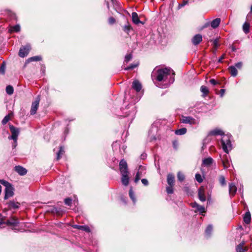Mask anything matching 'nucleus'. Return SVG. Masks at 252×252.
Returning a JSON list of instances; mask_svg holds the SVG:
<instances>
[{"label":"nucleus","instance_id":"nucleus-1","mask_svg":"<svg viewBox=\"0 0 252 252\" xmlns=\"http://www.w3.org/2000/svg\"><path fill=\"white\" fill-rule=\"evenodd\" d=\"M153 80H156L160 84L158 86L161 88H167L174 81L171 75V69L169 68L158 69L152 75Z\"/></svg>","mask_w":252,"mask_h":252},{"label":"nucleus","instance_id":"nucleus-2","mask_svg":"<svg viewBox=\"0 0 252 252\" xmlns=\"http://www.w3.org/2000/svg\"><path fill=\"white\" fill-rule=\"evenodd\" d=\"M221 143L223 150L226 153H228L229 151L232 149L230 136L228 135H223L221 138Z\"/></svg>","mask_w":252,"mask_h":252},{"label":"nucleus","instance_id":"nucleus-3","mask_svg":"<svg viewBox=\"0 0 252 252\" xmlns=\"http://www.w3.org/2000/svg\"><path fill=\"white\" fill-rule=\"evenodd\" d=\"M181 122L184 124H188L190 125H195L199 124V121L198 119H195L190 116H184L182 117Z\"/></svg>","mask_w":252,"mask_h":252},{"label":"nucleus","instance_id":"nucleus-4","mask_svg":"<svg viewBox=\"0 0 252 252\" xmlns=\"http://www.w3.org/2000/svg\"><path fill=\"white\" fill-rule=\"evenodd\" d=\"M9 129L12 135L8 137L9 139H12L14 141L17 140V137L19 134V130L12 125L9 126Z\"/></svg>","mask_w":252,"mask_h":252},{"label":"nucleus","instance_id":"nucleus-5","mask_svg":"<svg viewBox=\"0 0 252 252\" xmlns=\"http://www.w3.org/2000/svg\"><path fill=\"white\" fill-rule=\"evenodd\" d=\"M39 101L40 97L39 96H38L36 100L32 102V104L31 109L30 111L31 115H33L36 113V111L39 106Z\"/></svg>","mask_w":252,"mask_h":252},{"label":"nucleus","instance_id":"nucleus-6","mask_svg":"<svg viewBox=\"0 0 252 252\" xmlns=\"http://www.w3.org/2000/svg\"><path fill=\"white\" fill-rule=\"evenodd\" d=\"M30 49L31 47L29 45H27L25 46H23V47L21 48L19 50V56L22 58H24L27 56Z\"/></svg>","mask_w":252,"mask_h":252},{"label":"nucleus","instance_id":"nucleus-7","mask_svg":"<svg viewBox=\"0 0 252 252\" xmlns=\"http://www.w3.org/2000/svg\"><path fill=\"white\" fill-rule=\"evenodd\" d=\"M19 222L18 220L15 218H12L9 220H7L6 222H4L2 220H0V225L2 224H6L10 226H16L18 224Z\"/></svg>","mask_w":252,"mask_h":252},{"label":"nucleus","instance_id":"nucleus-8","mask_svg":"<svg viewBox=\"0 0 252 252\" xmlns=\"http://www.w3.org/2000/svg\"><path fill=\"white\" fill-rule=\"evenodd\" d=\"M120 170L121 173L128 172L127 165L126 160L122 159L120 162Z\"/></svg>","mask_w":252,"mask_h":252},{"label":"nucleus","instance_id":"nucleus-9","mask_svg":"<svg viewBox=\"0 0 252 252\" xmlns=\"http://www.w3.org/2000/svg\"><path fill=\"white\" fill-rule=\"evenodd\" d=\"M13 188L11 185L9 186H6V188L5 189V196L4 199H7L9 197L12 196L13 194Z\"/></svg>","mask_w":252,"mask_h":252},{"label":"nucleus","instance_id":"nucleus-10","mask_svg":"<svg viewBox=\"0 0 252 252\" xmlns=\"http://www.w3.org/2000/svg\"><path fill=\"white\" fill-rule=\"evenodd\" d=\"M121 174H122L121 180H122V184L124 186H127L129 183V177L128 176V172L122 173Z\"/></svg>","mask_w":252,"mask_h":252},{"label":"nucleus","instance_id":"nucleus-11","mask_svg":"<svg viewBox=\"0 0 252 252\" xmlns=\"http://www.w3.org/2000/svg\"><path fill=\"white\" fill-rule=\"evenodd\" d=\"M245 244V242L243 241L237 245L236 248V252H247L248 250V248L244 247Z\"/></svg>","mask_w":252,"mask_h":252},{"label":"nucleus","instance_id":"nucleus-12","mask_svg":"<svg viewBox=\"0 0 252 252\" xmlns=\"http://www.w3.org/2000/svg\"><path fill=\"white\" fill-rule=\"evenodd\" d=\"M202 40V36L200 34L195 35L191 39L192 44L197 45Z\"/></svg>","mask_w":252,"mask_h":252},{"label":"nucleus","instance_id":"nucleus-13","mask_svg":"<svg viewBox=\"0 0 252 252\" xmlns=\"http://www.w3.org/2000/svg\"><path fill=\"white\" fill-rule=\"evenodd\" d=\"M213 159L211 157L205 158L202 160V165L205 167H209L213 163Z\"/></svg>","mask_w":252,"mask_h":252},{"label":"nucleus","instance_id":"nucleus-14","mask_svg":"<svg viewBox=\"0 0 252 252\" xmlns=\"http://www.w3.org/2000/svg\"><path fill=\"white\" fill-rule=\"evenodd\" d=\"M237 191V188L235 184L233 183H231L229 184V194L231 196H233L235 195Z\"/></svg>","mask_w":252,"mask_h":252},{"label":"nucleus","instance_id":"nucleus-15","mask_svg":"<svg viewBox=\"0 0 252 252\" xmlns=\"http://www.w3.org/2000/svg\"><path fill=\"white\" fill-rule=\"evenodd\" d=\"M14 168L16 172L20 175H24L27 172L26 169L21 166H16Z\"/></svg>","mask_w":252,"mask_h":252},{"label":"nucleus","instance_id":"nucleus-16","mask_svg":"<svg viewBox=\"0 0 252 252\" xmlns=\"http://www.w3.org/2000/svg\"><path fill=\"white\" fill-rule=\"evenodd\" d=\"M198 195L199 199L202 202H204L206 200V197L204 194V189L201 187L198 189Z\"/></svg>","mask_w":252,"mask_h":252},{"label":"nucleus","instance_id":"nucleus-17","mask_svg":"<svg viewBox=\"0 0 252 252\" xmlns=\"http://www.w3.org/2000/svg\"><path fill=\"white\" fill-rule=\"evenodd\" d=\"M167 181L170 186H174L175 184V177L173 174L170 173L167 175Z\"/></svg>","mask_w":252,"mask_h":252},{"label":"nucleus","instance_id":"nucleus-18","mask_svg":"<svg viewBox=\"0 0 252 252\" xmlns=\"http://www.w3.org/2000/svg\"><path fill=\"white\" fill-rule=\"evenodd\" d=\"M132 87L136 92H138L141 90L142 86L138 81L134 80L132 83Z\"/></svg>","mask_w":252,"mask_h":252},{"label":"nucleus","instance_id":"nucleus-19","mask_svg":"<svg viewBox=\"0 0 252 252\" xmlns=\"http://www.w3.org/2000/svg\"><path fill=\"white\" fill-rule=\"evenodd\" d=\"M132 21L133 23L136 25L142 23L139 19L137 13L135 12L132 13Z\"/></svg>","mask_w":252,"mask_h":252},{"label":"nucleus","instance_id":"nucleus-20","mask_svg":"<svg viewBox=\"0 0 252 252\" xmlns=\"http://www.w3.org/2000/svg\"><path fill=\"white\" fill-rule=\"evenodd\" d=\"M191 206L193 208H195L197 211L200 213L205 212V208L203 206L198 205L197 203L194 202L191 203Z\"/></svg>","mask_w":252,"mask_h":252},{"label":"nucleus","instance_id":"nucleus-21","mask_svg":"<svg viewBox=\"0 0 252 252\" xmlns=\"http://www.w3.org/2000/svg\"><path fill=\"white\" fill-rule=\"evenodd\" d=\"M73 227L74 228H77L78 229L83 230V231L87 232H90V228L87 225H73Z\"/></svg>","mask_w":252,"mask_h":252},{"label":"nucleus","instance_id":"nucleus-22","mask_svg":"<svg viewBox=\"0 0 252 252\" xmlns=\"http://www.w3.org/2000/svg\"><path fill=\"white\" fill-rule=\"evenodd\" d=\"M220 21H221L220 19L219 18H217L213 20L210 23V25H211V27L213 28V29H216L219 26V25L220 24Z\"/></svg>","mask_w":252,"mask_h":252},{"label":"nucleus","instance_id":"nucleus-23","mask_svg":"<svg viewBox=\"0 0 252 252\" xmlns=\"http://www.w3.org/2000/svg\"><path fill=\"white\" fill-rule=\"evenodd\" d=\"M228 70L231 75V76L233 77H235L237 76L238 74V71L235 66H230L228 67Z\"/></svg>","mask_w":252,"mask_h":252},{"label":"nucleus","instance_id":"nucleus-24","mask_svg":"<svg viewBox=\"0 0 252 252\" xmlns=\"http://www.w3.org/2000/svg\"><path fill=\"white\" fill-rule=\"evenodd\" d=\"M251 214L249 212H247L245 213V215L244 217V221L246 224H249L251 222Z\"/></svg>","mask_w":252,"mask_h":252},{"label":"nucleus","instance_id":"nucleus-25","mask_svg":"<svg viewBox=\"0 0 252 252\" xmlns=\"http://www.w3.org/2000/svg\"><path fill=\"white\" fill-rule=\"evenodd\" d=\"M209 134L210 135H223V132L220 129H215V130L211 131L209 132Z\"/></svg>","mask_w":252,"mask_h":252},{"label":"nucleus","instance_id":"nucleus-26","mask_svg":"<svg viewBox=\"0 0 252 252\" xmlns=\"http://www.w3.org/2000/svg\"><path fill=\"white\" fill-rule=\"evenodd\" d=\"M41 59L42 58L40 56H34V57H31V58H29L27 60L26 63H28L34 62V61H39L41 60Z\"/></svg>","mask_w":252,"mask_h":252},{"label":"nucleus","instance_id":"nucleus-27","mask_svg":"<svg viewBox=\"0 0 252 252\" xmlns=\"http://www.w3.org/2000/svg\"><path fill=\"white\" fill-rule=\"evenodd\" d=\"M187 128L183 127L175 131V133L177 135H182L185 134L187 132Z\"/></svg>","mask_w":252,"mask_h":252},{"label":"nucleus","instance_id":"nucleus-28","mask_svg":"<svg viewBox=\"0 0 252 252\" xmlns=\"http://www.w3.org/2000/svg\"><path fill=\"white\" fill-rule=\"evenodd\" d=\"M250 25L248 22H245L243 26V30L245 33H248L250 32Z\"/></svg>","mask_w":252,"mask_h":252},{"label":"nucleus","instance_id":"nucleus-29","mask_svg":"<svg viewBox=\"0 0 252 252\" xmlns=\"http://www.w3.org/2000/svg\"><path fill=\"white\" fill-rule=\"evenodd\" d=\"M226 157V158H227V156H225ZM222 163L223 165V167L224 169L227 168L229 166V161L228 159H225L224 157L222 159Z\"/></svg>","mask_w":252,"mask_h":252},{"label":"nucleus","instance_id":"nucleus-30","mask_svg":"<svg viewBox=\"0 0 252 252\" xmlns=\"http://www.w3.org/2000/svg\"><path fill=\"white\" fill-rule=\"evenodd\" d=\"M20 31V26L19 25H16L10 27V32H18Z\"/></svg>","mask_w":252,"mask_h":252},{"label":"nucleus","instance_id":"nucleus-31","mask_svg":"<svg viewBox=\"0 0 252 252\" xmlns=\"http://www.w3.org/2000/svg\"><path fill=\"white\" fill-rule=\"evenodd\" d=\"M13 115L12 113H9L8 115L5 116L3 120H2V124L3 125H5L10 120V117Z\"/></svg>","mask_w":252,"mask_h":252},{"label":"nucleus","instance_id":"nucleus-32","mask_svg":"<svg viewBox=\"0 0 252 252\" xmlns=\"http://www.w3.org/2000/svg\"><path fill=\"white\" fill-rule=\"evenodd\" d=\"M213 230V227L212 225H208L205 230V234L207 236H209Z\"/></svg>","mask_w":252,"mask_h":252},{"label":"nucleus","instance_id":"nucleus-33","mask_svg":"<svg viewBox=\"0 0 252 252\" xmlns=\"http://www.w3.org/2000/svg\"><path fill=\"white\" fill-rule=\"evenodd\" d=\"M200 91L203 94V96H206L209 93L208 88L205 86L201 87Z\"/></svg>","mask_w":252,"mask_h":252},{"label":"nucleus","instance_id":"nucleus-34","mask_svg":"<svg viewBox=\"0 0 252 252\" xmlns=\"http://www.w3.org/2000/svg\"><path fill=\"white\" fill-rule=\"evenodd\" d=\"M13 88L10 85L7 86L6 88V93L9 95H11L13 93Z\"/></svg>","mask_w":252,"mask_h":252},{"label":"nucleus","instance_id":"nucleus-35","mask_svg":"<svg viewBox=\"0 0 252 252\" xmlns=\"http://www.w3.org/2000/svg\"><path fill=\"white\" fill-rule=\"evenodd\" d=\"M129 197H130L133 203H135L136 202V198L135 197L134 193L131 189H130L129 191Z\"/></svg>","mask_w":252,"mask_h":252},{"label":"nucleus","instance_id":"nucleus-36","mask_svg":"<svg viewBox=\"0 0 252 252\" xmlns=\"http://www.w3.org/2000/svg\"><path fill=\"white\" fill-rule=\"evenodd\" d=\"M219 182L220 184V185L222 186L226 185V181L225 177L223 176H220L219 177Z\"/></svg>","mask_w":252,"mask_h":252},{"label":"nucleus","instance_id":"nucleus-37","mask_svg":"<svg viewBox=\"0 0 252 252\" xmlns=\"http://www.w3.org/2000/svg\"><path fill=\"white\" fill-rule=\"evenodd\" d=\"M177 178L180 182H182L185 179V176L181 172H178L177 174Z\"/></svg>","mask_w":252,"mask_h":252},{"label":"nucleus","instance_id":"nucleus-38","mask_svg":"<svg viewBox=\"0 0 252 252\" xmlns=\"http://www.w3.org/2000/svg\"><path fill=\"white\" fill-rule=\"evenodd\" d=\"M9 206L10 207L16 209L19 208V204L18 202H14L13 201H11L9 203Z\"/></svg>","mask_w":252,"mask_h":252},{"label":"nucleus","instance_id":"nucleus-39","mask_svg":"<svg viewBox=\"0 0 252 252\" xmlns=\"http://www.w3.org/2000/svg\"><path fill=\"white\" fill-rule=\"evenodd\" d=\"M5 70V64L4 62H3L0 66V73L1 74H4Z\"/></svg>","mask_w":252,"mask_h":252},{"label":"nucleus","instance_id":"nucleus-40","mask_svg":"<svg viewBox=\"0 0 252 252\" xmlns=\"http://www.w3.org/2000/svg\"><path fill=\"white\" fill-rule=\"evenodd\" d=\"M64 153L63 149L62 147H60L59 151L57 153V159L59 160L61 157V155H62Z\"/></svg>","mask_w":252,"mask_h":252},{"label":"nucleus","instance_id":"nucleus-41","mask_svg":"<svg viewBox=\"0 0 252 252\" xmlns=\"http://www.w3.org/2000/svg\"><path fill=\"white\" fill-rule=\"evenodd\" d=\"M131 29V27L129 24L125 25L123 28V30L126 33H128L130 30Z\"/></svg>","mask_w":252,"mask_h":252},{"label":"nucleus","instance_id":"nucleus-42","mask_svg":"<svg viewBox=\"0 0 252 252\" xmlns=\"http://www.w3.org/2000/svg\"><path fill=\"white\" fill-rule=\"evenodd\" d=\"M195 179L199 183H201L203 181V179L201 177V176L199 173H197L195 174Z\"/></svg>","mask_w":252,"mask_h":252},{"label":"nucleus","instance_id":"nucleus-43","mask_svg":"<svg viewBox=\"0 0 252 252\" xmlns=\"http://www.w3.org/2000/svg\"><path fill=\"white\" fill-rule=\"evenodd\" d=\"M173 186H169V187H166V191H167V193L172 194L173 193Z\"/></svg>","mask_w":252,"mask_h":252},{"label":"nucleus","instance_id":"nucleus-44","mask_svg":"<svg viewBox=\"0 0 252 252\" xmlns=\"http://www.w3.org/2000/svg\"><path fill=\"white\" fill-rule=\"evenodd\" d=\"M0 183L4 186H5V188H6V186H9L11 185V184L9 183L8 182L3 180H0Z\"/></svg>","mask_w":252,"mask_h":252},{"label":"nucleus","instance_id":"nucleus-45","mask_svg":"<svg viewBox=\"0 0 252 252\" xmlns=\"http://www.w3.org/2000/svg\"><path fill=\"white\" fill-rule=\"evenodd\" d=\"M132 59V55L131 54H127L126 56H125V62H126V63H127L131 59Z\"/></svg>","mask_w":252,"mask_h":252},{"label":"nucleus","instance_id":"nucleus-46","mask_svg":"<svg viewBox=\"0 0 252 252\" xmlns=\"http://www.w3.org/2000/svg\"><path fill=\"white\" fill-rule=\"evenodd\" d=\"M72 200L70 198H65L64 200V203L68 206H70L71 204Z\"/></svg>","mask_w":252,"mask_h":252},{"label":"nucleus","instance_id":"nucleus-47","mask_svg":"<svg viewBox=\"0 0 252 252\" xmlns=\"http://www.w3.org/2000/svg\"><path fill=\"white\" fill-rule=\"evenodd\" d=\"M115 22H116V20H115V18H113V17H110L108 19V22L111 25L114 24L115 23Z\"/></svg>","mask_w":252,"mask_h":252},{"label":"nucleus","instance_id":"nucleus-48","mask_svg":"<svg viewBox=\"0 0 252 252\" xmlns=\"http://www.w3.org/2000/svg\"><path fill=\"white\" fill-rule=\"evenodd\" d=\"M243 63L242 62H238L236 63L234 66H235V68H237L238 69H241L242 67Z\"/></svg>","mask_w":252,"mask_h":252},{"label":"nucleus","instance_id":"nucleus-49","mask_svg":"<svg viewBox=\"0 0 252 252\" xmlns=\"http://www.w3.org/2000/svg\"><path fill=\"white\" fill-rule=\"evenodd\" d=\"M139 179H140V175H139V172H138L135 176V177L134 179V182L136 183H137L138 182V181L139 180Z\"/></svg>","mask_w":252,"mask_h":252},{"label":"nucleus","instance_id":"nucleus-50","mask_svg":"<svg viewBox=\"0 0 252 252\" xmlns=\"http://www.w3.org/2000/svg\"><path fill=\"white\" fill-rule=\"evenodd\" d=\"M137 66V64H131L129 65V66L125 68L126 70H129V69H132L136 67Z\"/></svg>","mask_w":252,"mask_h":252},{"label":"nucleus","instance_id":"nucleus-51","mask_svg":"<svg viewBox=\"0 0 252 252\" xmlns=\"http://www.w3.org/2000/svg\"><path fill=\"white\" fill-rule=\"evenodd\" d=\"M142 184L145 186H147L149 184L148 181L146 179H142L141 180Z\"/></svg>","mask_w":252,"mask_h":252},{"label":"nucleus","instance_id":"nucleus-52","mask_svg":"<svg viewBox=\"0 0 252 252\" xmlns=\"http://www.w3.org/2000/svg\"><path fill=\"white\" fill-rule=\"evenodd\" d=\"M188 3V1L186 0H183V2L181 4H179V8H181L186 5Z\"/></svg>","mask_w":252,"mask_h":252},{"label":"nucleus","instance_id":"nucleus-53","mask_svg":"<svg viewBox=\"0 0 252 252\" xmlns=\"http://www.w3.org/2000/svg\"><path fill=\"white\" fill-rule=\"evenodd\" d=\"M209 82L211 84H212L213 85H216V84H217L218 83V82L216 80H215L214 79H210Z\"/></svg>","mask_w":252,"mask_h":252},{"label":"nucleus","instance_id":"nucleus-54","mask_svg":"<svg viewBox=\"0 0 252 252\" xmlns=\"http://www.w3.org/2000/svg\"><path fill=\"white\" fill-rule=\"evenodd\" d=\"M213 44H214V47L215 48H217L218 47V46H219L218 39H216L214 40Z\"/></svg>","mask_w":252,"mask_h":252},{"label":"nucleus","instance_id":"nucleus-55","mask_svg":"<svg viewBox=\"0 0 252 252\" xmlns=\"http://www.w3.org/2000/svg\"><path fill=\"white\" fill-rule=\"evenodd\" d=\"M224 58H225V55H224V54H223V55H222L220 57V58L219 59V60H218V62H219V63H221V62H222V60L223 59H224Z\"/></svg>","mask_w":252,"mask_h":252},{"label":"nucleus","instance_id":"nucleus-56","mask_svg":"<svg viewBox=\"0 0 252 252\" xmlns=\"http://www.w3.org/2000/svg\"><path fill=\"white\" fill-rule=\"evenodd\" d=\"M224 93H225V90L224 89H221L220 90V97H222L224 94Z\"/></svg>","mask_w":252,"mask_h":252},{"label":"nucleus","instance_id":"nucleus-57","mask_svg":"<svg viewBox=\"0 0 252 252\" xmlns=\"http://www.w3.org/2000/svg\"><path fill=\"white\" fill-rule=\"evenodd\" d=\"M252 5L251 7V12L248 14L247 17V18L248 20H249V18L250 16H251V15L252 14Z\"/></svg>","mask_w":252,"mask_h":252},{"label":"nucleus","instance_id":"nucleus-58","mask_svg":"<svg viewBox=\"0 0 252 252\" xmlns=\"http://www.w3.org/2000/svg\"><path fill=\"white\" fill-rule=\"evenodd\" d=\"M17 140L14 141V143L12 145L13 148H15L17 146Z\"/></svg>","mask_w":252,"mask_h":252},{"label":"nucleus","instance_id":"nucleus-59","mask_svg":"<svg viewBox=\"0 0 252 252\" xmlns=\"http://www.w3.org/2000/svg\"><path fill=\"white\" fill-rule=\"evenodd\" d=\"M177 142H176V141H174L173 142V146H174V147L175 148V149H177Z\"/></svg>","mask_w":252,"mask_h":252},{"label":"nucleus","instance_id":"nucleus-60","mask_svg":"<svg viewBox=\"0 0 252 252\" xmlns=\"http://www.w3.org/2000/svg\"><path fill=\"white\" fill-rule=\"evenodd\" d=\"M1 187L0 185V194L1 193Z\"/></svg>","mask_w":252,"mask_h":252},{"label":"nucleus","instance_id":"nucleus-61","mask_svg":"<svg viewBox=\"0 0 252 252\" xmlns=\"http://www.w3.org/2000/svg\"><path fill=\"white\" fill-rule=\"evenodd\" d=\"M208 25H209L208 24H206L205 25V26H204V27H206Z\"/></svg>","mask_w":252,"mask_h":252}]
</instances>
